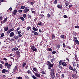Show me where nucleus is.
Instances as JSON below:
<instances>
[{
  "label": "nucleus",
  "mask_w": 79,
  "mask_h": 79,
  "mask_svg": "<svg viewBox=\"0 0 79 79\" xmlns=\"http://www.w3.org/2000/svg\"><path fill=\"white\" fill-rule=\"evenodd\" d=\"M74 42H75L76 44H77L78 45H79V42L78 40H77V38L76 37H74L73 39Z\"/></svg>",
  "instance_id": "obj_1"
},
{
  "label": "nucleus",
  "mask_w": 79,
  "mask_h": 79,
  "mask_svg": "<svg viewBox=\"0 0 79 79\" xmlns=\"http://www.w3.org/2000/svg\"><path fill=\"white\" fill-rule=\"evenodd\" d=\"M51 78H54L55 77V73H50Z\"/></svg>",
  "instance_id": "obj_2"
},
{
  "label": "nucleus",
  "mask_w": 79,
  "mask_h": 79,
  "mask_svg": "<svg viewBox=\"0 0 79 79\" xmlns=\"http://www.w3.org/2000/svg\"><path fill=\"white\" fill-rule=\"evenodd\" d=\"M29 11V9H24L23 12L24 13H26L27 12H28Z\"/></svg>",
  "instance_id": "obj_3"
},
{
  "label": "nucleus",
  "mask_w": 79,
  "mask_h": 79,
  "mask_svg": "<svg viewBox=\"0 0 79 79\" xmlns=\"http://www.w3.org/2000/svg\"><path fill=\"white\" fill-rule=\"evenodd\" d=\"M14 31V28L10 29L8 30V31L7 32V34H10V32H12V31Z\"/></svg>",
  "instance_id": "obj_4"
},
{
  "label": "nucleus",
  "mask_w": 79,
  "mask_h": 79,
  "mask_svg": "<svg viewBox=\"0 0 79 79\" xmlns=\"http://www.w3.org/2000/svg\"><path fill=\"white\" fill-rule=\"evenodd\" d=\"M50 73H55V72H54V68L53 67L51 68L50 71Z\"/></svg>",
  "instance_id": "obj_5"
},
{
  "label": "nucleus",
  "mask_w": 79,
  "mask_h": 79,
  "mask_svg": "<svg viewBox=\"0 0 79 79\" xmlns=\"http://www.w3.org/2000/svg\"><path fill=\"white\" fill-rule=\"evenodd\" d=\"M32 33H34L35 35H38L39 33L37 32H35L34 31H32Z\"/></svg>",
  "instance_id": "obj_6"
},
{
  "label": "nucleus",
  "mask_w": 79,
  "mask_h": 79,
  "mask_svg": "<svg viewBox=\"0 0 79 79\" xmlns=\"http://www.w3.org/2000/svg\"><path fill=\"white\" fill-rule=\"evenodd\" d=\"M8 72V70H6L4 69L2 70V73H6Z\"/></svg>",
  "instance_id": "obj_7"
},
{
  "label": "nucleus",
  "mask_w": 79,
  "mask_h": 79,
  "mask_svg": "<svg viewBox=\"0 0 79 79\" xmlns=\"http://www.w3.org/2000/svg\"><path fill=\"white\" fill-rule=\"evenodd\" d=\"M69 68L70 70H71V71H73V70H74V68L71 67V65L69 66Z\"/></svg>",
  "instance_id": "obj_8"
},
{
  "label": "nucleus",
  "mask_w": 79,
  "mask_h": 79,
  "mask_svg": "<svg viewBox=\"0 0 79 79\" xmlns=\"http://www.w3.org/2000/svg\"><path fill=\"white\" fill-rule=\"evenodd\" d=\"M15 34V33L13 32H12L10 34V37H13L14 36V35Z\"/></svg>",
  "instance_id": "obj_9"
},
{
  "label": "nucleus",
  "mask_w": 79,
  "mask_h": 79,
  "mask_svg": "<svg viewBox=\"0 0 79 79\" xmlns=\"http://www.w3.org/2000/svg\"><path fill=\"white\" fill-rule=\"evenodd\" d=\"M16 13H17V10H16V9L14 10L13 11V13L14 15H16Z\"/></svg>",
  "instance_id": "obj_10"
},
{
  "label": "nucleus",
  "mask_w": 79,
  "mask_h": 79,
  "mask_svg": "<svg viewBox=\"0 0 79 79\" xmlns=\"http://www.w3.org/2000/svg\"><path fill=\"white\" fill-rule=\"evenodd\" d=\"M18 50V48L17 47H15L12 49L13 51L14 52L16 51V50Z\"/></svg>",
  "instance_id": "obj_11"
},
{
  "label": "nucleus",
  "mask_w": 79,
  "mask_h": 79,
  "mask_svg": "<svg viewBox=\"0 0 79 79\" xmlns=\"http://www.w3.org/2000/svg\"><path fill=\"white\" fill-rule=\"evenodd\" d=\"M62 64L64 66H67V64L65 62H63Z\"/></svg>",
  "instance_id": "obj_12"
},
{
  "label": "nucleus",
  "mask_w": 79,
  "mask_h": 79,
  "mask_svg": "<svg viewBox=\"0 0 79 79\" xmlns=\"http://www.w3.org/2000/svg\"><path fill=\"white\" fill-rule=\"evenodd\" d=\"M33 69L34 71H36V73H38V71H37V68L36 67L33 68Z\"/></svg>",
  "instance_id": "obj_13"
},
{
  "label": "nucleus",
  "mask_w": 79,
  "mask_h": 79,
  "mask_svg": "<svg viewBox=\"0 0 79 79\" xmlns=\"http://www.w3.org/2000/svg\"><path fill=\"white\" fill-rule=\"evenodd\" d=\"M35 75L36 76H37V77H40V75L39 74V73H34Z\"/></svg>",
  "instance_id": "obj_14"
},
{
  "label": "nucleus",
  "mask_w": 79,
  "mask_h": 79,
  "mask_svg": "<svg viewBox=\"0 0 79 79\" xmlns=\"http://www.w3.org/2000/svg\"><path fill=\"white\" fill-rule=\"evenodd\" d=\"M17 69H18V67L17 66L15 67L13 69V72H15V71H16V70H17Z\"/></svg>",
  "instance_id": "obj_15"
},
{
  "label": "nucleus",
  "mask_w": 79,
  "mask_h": 79,
  "mask_svg": "<svg viewBox=\"0 0 79 79\" xmlns=\"http://www.w3.org/2000/svg\"><path fill=\"white\" fill-rule=\"evenodd\" d=\"M27 64H26V63H24L23 62V64H22V67H25V66H26V65Z\"/></svg>",
  "instance_id": "obj_16"
},
{
  "label": "nucleus",
  "mask_w": 79,
  "mask_h": 79,
  "mask_svg": "<svg viewBox=\"0 0 79 79\" xmlns=\"http://www.w3.org/2000/svg\"><path fill=\"white\" fill-rule=\"evenodd\" d=\"M32 29L33 30V31H38V29L36 28L35 27H33L32 28Z\"/></svg>",
  "instance_id": "obj_17"
},
{
  "label": "nucleus",
  "mask_w": 79,
  "mask_h": 79,
  "mask_svg": "<svg viewBox=\"0 0 79 79\" xmlns=\"http://www.w3.org/2000/svg\"><path fill=\"white\" fill-rule=\"evenodd\" d=\"M72 77H73V78H74V79H76V75L75 74H72Z\"/></svg>",
  "instance_id": "obj_18"
},
{
  "label": "nucleus",
  "mask_w": 79,
  "mask_h": 79,
  "mask_svg": "<svg viewBox=\"0 0 79 79\" xmlns=\"http://www.w3.org/2000/svg\"><path fill=\"white\" fill-rule=\"evenodd\" d=\"M57 7L58 8L60 9L61 8H62V5H57Z\"/></svg>",
  "instance_id": "obj_19"
},
{
  "label": "nucleus",
  "mask_w": 79,
  "mask_h": 79,
  "mask_svg": "<svg viewBox=\"0 0 79 79\" xmlns=\"http://www.w3.org/2000/svg\"><path fill=\"white\" fill-rule=\"evenodd\" d=\"M27 73H28V74H32V73L31 72V71L29 70L27 71Z\"/></svg>",
  "instance_id": "obj_20"
},
{
  "label": "nucleus",
  "mask_w": 79,
  "mask_h": 79,
  "mask_svg": "<svg viewBox=\"0 0 79 79\" xmlns=\"http://www.w3.org/2000/svg\"><path fill=\"white\" fill-rule=\"evenodd\" d=\"M72 63L73 66H74V67L76 66V63H75L74 62H72Z\"/></svg>",
  "instance_id": "obj_21"
},
{
  "label": "nucleus",
  "mask_w": 79,
  "mask_h": 79,
  "mask_svg": "<svg viewBox=\"0 0 79 79\" xmlns=\"http://www.w3.org/2000/svg\"><path fill=\"white\" fill-rule=\"evenodd\" d=\"M11 65L10 64H8V65L7 66V67L8 69H10L11 68Z\"/></svg>",
  "instance_id": "obj_22"
},
{
  "label": "nucleus",
  "mask_w": 79,
  "mask_h": 79,
  "mask_svg": "<svg viewBox=\"0 0 79 79\" xmlns=\"http://www.w3.org/2000/svg\"><path fill=\"white\" fill-rule=\"evenodd\" d=\"M74 73H75L76 74L77 73V70H76V68H74L73 69V70Z\"/></svg>",
  "instance_id": "obj_23"
},
{
  "label": "nucleus",
  "mask_w": 79,
  "mask_h": 79,
  "mask_svg": "<svg viewBox=\"0 0 79 79\" xmlns=\"http://www.w3.org/2000/svg\"><path fill=\"white\" fill-rule=\"evenodd\" d=\"M47 63L48 64H47V66H49L51 64V62L49 61H47Z\"/></svg>",
  "instance_id": "obj_24"
},
{
  "label": "nucleus",
  "mask_w": 79,
  "mask_h": 79,
  "mask_svg": "<svg viewBox=\"0 0 79 79\" xmlns=\"http://www.w3.org/2000/svg\"><path fill=\"white\" fill-rule=\"evenodd\" d=\"M8 27H4V31H8Z\"/></svg>",
  "instance_id": "obj_25"
},
{
  "label": "nucleus",
  "mask_w": 79,
  "mask_h": 79,
  "mask_svg": "<svg viewBox=\"0 0 79 79\" xmlns=\"http://www.w3.org/2000/svg\"><path fill=\"white\" fill-rule=\"evenodd\" d=\"M32 50L33 52H37V49L36 48L33 49Z\"/></svg>",
  "instance_id": "obj_26"
},
{
  "label": "nucleus",
  "mask_w": 79,
  "mask_h": 79,
  "mask_svg": "<svg viewBox=\"0 0 79 79\" xmlns=\"http://www.w3.org/2000/svg\"><path fill=\"white\" fill-rule=\"evenodd\" d=\"M31 51H32V50L34 49V48H35V46H34V45H33L31 46Z\"/></svg>",
  "instance_id": "obj_27"
},
{
  "label": "nucleus",
  "mask_w": 79,
  "mask_h": 79,
  "mask_svg": "<svg viewBox=\"0 0 79 79\" xmlns=\"http://www.w3.org/2000/svg\"><path fill=\"white\" fill-rule=\"evenodd\" d=\"M17 12L18 13H22L23 12V10L21 9L19 10H18Z\"/></svg>",
  "instance_id": "obj_28"
},
{
  "label": "nucleus",
  "mask_w": 79,
  "mask_h": 79,
  "mask_svg": "<svg viewBox=\"0 0 79 79\" xmlns=\"http://www.w3.org/2000/svg\"><path fill=\"white\" fill-rule=\"evenodd\" d=\"M20 19H21V20H22V21H24V20H25V19L23 17H20Z\"/></svg>",
  "instance_id": "obj_29"
},
{
  "label": "nucleus",
  "mask_w": 79,
  "mask_h": 79,
  "mask_svg": "<svg viewBox=\"0 0 79 79\" xmlns=\"http://www.w3.org/2000/svg\"><path fill=\"white\" fill-rule=\"evenodd\" d=\"M52 39H55V36L54 34H52Z\"/></svg>",
  "instance_id": "obj_30"
},
{
  "label": "nucleus",
  "mask_w": 79,
  "mask_h": 79,
  "mask_svg": "<svg viewBox=\"0 0 79 79\" xmlns=\"http://www.w3.org/2000/svg\"><path fill=\"white\" fill-rule=\"evenodd\" d=\"M31 27H30L28 26L27 27V31H29V29H31Z\"/></svg>",
  "instance_id": "obj_31"
},
{
  "label": "nucleus",
  "mask_w": 79,
  "mask_h": 79,
  "mask_svg": "<svg viewBox=\"0 0 79 79\" xmlns=\"http://www.w3.org/2000/svg\"><path fill=\"white\" fill-rule=\"evenodd\" d=\"M47 18H50V14L48 13L47 15Z\"/></svg>",
  "instance_id": "obj_32"
},
{
  "label": "nucleus",
  "mask_w": 79,
  "mask_h": 79,
  "mask_svg": "<svg viewBox=\"0 0 79 79\" xmlns=\"http://www.w3.org/2000/svg\"><path fill=\"white\" fill-rule=\"evenodd\" d=\"M50 61L52 63H53V61H54V60H55V58H53V59H50Z\"/></svg>",
  "instance_id": "obj_33"
},
{
  "label": "nucleus",
  "mask_w": 79,
  "mask_h": 79,
  "mask_svg": "<svg viewBox=\"0 0 79 79\" xmlns=\"http://www.w3.org/2000/svg\"><path fill=\"white\" fill-rule=\"evenodd\" d=\"M52 49L51 48H48V51H50V52H52Z\"/></svg>",
  "instance_id": "obj_34"
},
{
  "label": "nucleus",
  "mask_w": 79,
  "mask_h": 79,
  "mask_svg": "<svg viewBox=\"0 0 79 79\" xmlns=\"http://www.w3.org/2000/svg\"><path fill=\"white\" fill-rule=\"evenodd\" d=\"M16 53L17 55H19L20 54V52L19 51H17Z\"/></svg>",
  "instance_id": "obj_35"
},
{
  "label": "nucleus",
  "mask_w": 79,
  "mask_h": 79,
  "mask_svg": "<svg viewBox=\"0 0 79 79\" xmlns=\"http://www.w3.org/2000/svg\"><path fill=\"white\" fill-rule=\"evenodd\" d=\"M63 63V61L62 60H60L59 61V64L60 65H61Z\"/></svg>",
  "instance_id": "obj_36"
},
{
  "label": "nucleus",
  "mask_w": 79,
  "mask_h": 79,
  "mask_svg": "<svg viewBox=\"0 0 79 79\" xmlns=\"http://www.w3.org/2000/svg\"><path fill=\"white\" fill-rule=\"evenodd\" d=\"M53 66H54V65L53 64H51L49 65V66L51 67V68H52V67H53Z\"/></svg>",
  "instance_id": "obj_37"
},
{
  "label": "nucleus",
  "mask_w": 79,
  "mask_h": 79,
  "mask_svg": "<svg viewBox=\"0 0 79 79\" xmlns=\"http://www.w3.org/2000/svg\"><path fill=\"white\" fill-rule=\"evenodd\" d=\"M32 78H33V79H37V77H35V76L34 75H33L32 76Z\"/></svg>",
  "instance_id": "obj_38"
},
{
  "label": "nucleus",
  "mask_w": 79,
  "mask_h": 79,
  "mask_svg": "<svg viewBox=\"0 0 79 79\" xmlns=\"http://www.w3.org/2000/svg\"><path fill=\"white\" fill-rule=\"evenodd\" d=\"M25 8V6H21V9H22V10H23V9H24Z\"/></svg>",
  "instance_id": "obj_39"
},
{
  "label": "nucleus",
  "mask_w": 79,
  "mask_h": 79,
  "mask_svg": "<svg viewBox=\"0 0 79 79\" xmlns=\"http://www.w3.org/2000/svg\"><path fill=\"white\" fill-rule=\"evenodd\" d=\"M16 30V31L17 32H18V31H19V30L20 29V27H18L17 29H15Z\"/></svg>",
  "instance_id": "obj_40"
},
{
  "label": "nucleus",
  "mask_w": 79,
  "mask_h": 79,
  "mask_svg": "<svg viewBox=\"0 0 79 79\" xmlns=\"http://www.w3.org/2000/svg\"><path fill=\"white\" fill-rule=\"evenodd\" d=\"M64 2V3H65V5L66 6H68V5H69V3H67V2L66 3V2Z\"/></svg>",
  "instance_id": "obj_41"
},
{
  "label": "nucleus",
  "mask_w": 79,
  "mask_h": 79,
  "mask_svg": "<svg viewBox=\"0 0 79 79\" xmlns=\"http://www.w3.org/2000/svg\"><path fill=\"white\" fill-rule=\"evenodd\" d=\"M4 36V33H2L1 34V37H3Z\"/></svg>",
  "instance_id": "obj_42"
},
{
  "label": "nucleus",
  "mask_w": 79,
  "mask_h": 79,
  "mask_svg": "<svg viewBox=\"0 0 79 79\" xmlns=\"http://www.w3.org/2000/svg\"><path fill=\"white\" fill-rule=\"evenodd\" d=\"M26 14H24L23 15V18H26Z\"/></svg>",
  "instance_id": "obj_43"
},
{
  "label": "nucleus",
  "mask_w": 79,
  "mask_h": 79,
  "mask_svg": "<svg viewBox=\"0 0 79 79\" xmlns=\"http://www.w3.org/2000/svg\"><path fill=\"white\" fill-rule=\"evenodd\" d=\"M57 2H58V1H57V0H55L54 2H53V3L54 4H56V3H57Z\"/></svg>",
  "instance_id": "obj_44"
},
{
  "label": "nucleus",
  "mask_w": 79,
  "mask_h": 79,
  "mask_svg": "<svg viewBox=\"0 0 79 79\" xmlns=\"http://www.w3.org/2000/svg\"><path fill=\"white\" fill-rule=\"evenodd\" d=\"M8 64V63L6 62V63L5 64V66L6 67V66H7Z\"/></svg>",
  "instance_id": "obj_45"
},
{
  "label": "nucleus",
  "mask_w": 79,
  "mask_h": 79,
  "mask_svg": "<svg viewBox=\"0 0 79 79\" xmlns=\"http://www.w3.org/2000/svg\"><path fill=\"white\" fill-rule=\"evenodd\" d=\"M13 38H14V39H15L17 40V39H18V37L14 36L13 37Z\"/></svg>",
  "instance_id": "obj_46"
},
{
  "label": "nucleus",
  "mask_w": 79,
  "mask_h": 79,
  "mask_svg": "<svg viewBox=\"0 0 79 79\" xmlns=\"http://www.w3.org/2000/svg\"><path fill=\"white\" fill-rule=\"evenodd\" d=\"M42 22H40L38 23V25H39V26H42Z\"/></svg>",
  "instance_id": "obj_47"
},
{
  "label": "nucleus",
  "mask_w": 79,
  "mask_h": 79,
  "mask_svg": "<svg viewBox=\"0 0 79 79\" xmlns=\"http://www.w3.org/2000/svg\"><path fill=\"white\" fill-rule=\"evenodd\" d=\"M75 28H76V29H79V26L78 25L76 26L75 27Z\"/></svg>",
  "instance_id": "obj_48"
},
{
  "label": "nucleus",
  "mask_w": 79,
  "mask_h": 79,
  "mask_svg": "<svg viewBox=\"0 0 79 79\" xmlns=\"http://www.w3.org/2000/svg\"><path fill=\"white\" fill-rule=\"evenodd\" d=\"M21 33V31L19 30L18 32V34H20Z\"/></svg>",
  "instance_id": "obj_49"
},
{
  "label": "nucleus",
  "mask_w": 79,
  "mask_h": 79,
  "mask_svg": "<svg viewBox=\"0 0 79 79\" xmlns=\"http://www.w3.org/2000/svg\"><path fill=\"white\" fill-rule=\"evenodd\" d=\"M19 37H22V35L21 34H19L18 35Z\"/></svg>",
  "instance_id": "obj_50"
},
{
  "label": "nucleus",
  "mask_w": 79,
  "mask_h": 79,
  "mask_svg": "<svg viewBox=\"0 0 79 79\" xmlns=\"http://www.w3.org/2000/svg\"><path fill=\"white\" fill-rule=\"evenodd\" d=\"M63 47H66V44L64 43H63Z\"/></svg>",
  "instance_id": "obj_51"
},
{
  "label": "nucleus",
  "mask_w": 79,
  "mask_h": 79,
  "mask_svg": "<svg viewBox=\"0 0 79 79\" xmlns=\"http://www.w3.org/2000/svg\"><path fill=\"white\" fill-rule=\"evenodd\" d=\"M73 35H75V36H76V34H77V33L76 32H73Z\"/></svg>",
  "instance_id": "obj_52"
},
{
  "label": "nucleus",
  "mask_w": 79,
  "mask_h": 79,
  "mask_svg": "<svg viewBox=\"0 0 79 79\" xmlns=\"http://www.w3.org/2000/svg\"><path fill=\"white\" fill-rule=\"evenodd\" d=\"M60 37L61 38H62V39H64V36L63 35H61Z\"/></svg>",
  "instance_id": "obj_53"
},
{
  "label": "nucleus",
  "mask_w": 79,
  "mask_h": 79,
  "mask_svg": "<svg viewBox=\"0 0 79 79\" xmlns=\"http://www.w3.org/2000/svg\"><path fill=\"white\" fill-rule=\"evenodd\" d=\"M52 53V54H55L56 53V51H53Z\"/></svg>",
  "instance_id": "obj_54"
},
{
  "label": "nucleus",
  "mask_w": 79,
  "mask_h": 79,
  "mask_svg": "<svg viewBox=\"0 0 79 79\" xmlns=\"http://www.w3.org/2000/svg\"><path fill=\"white\" fill-rule=\"evenodd\" d=\"M0 68L1 69H2V68H3V65L2 64H0Z\"/></svg>",
  "instance_id": "obj_55"
},
{
  "label": "nucleus",
  "mask_w": 79,
  "mask_h": 79,
  "mask_svg": "<svg viewBox=\"0 0 79 79\" xmlns=\"http://www.w3.org/2000/svg\"><path fill=\"white\" fill-rule=\"evenodd\" d=\"M40 15L41 17H44V14H40Z\"/></svg>",
  "instance_id": "obj_56"
},
{
  "label": "nucleus",
  "mask_w": 79,
  "mask_h": 79,
  "mask_svg": "<svg viewBox=\"0 0 79 79\" xmlns=\"http://www.w3.org/2000/svg\"><path fill=\"white\" fill-rule=\"evenodd\" d=\"M62 77L63 78L64 77V74H62Z\"/></svg>",
  "instance_id": "obj_57"
},
{
  "label": "nucleus",
  "mask_w": 79,
  "mask_h": 79,
  "mask_svg": "<svg viewBox=\"0 0 79 79\" xmlns=\"http://www.w3.org/2000/svg\"><path fill=\"white\" fill-rule=\"evenodd\" d=\"M25 77L27 79H29V77L27 76H25Z\"/></svg>",
  "instance_id": "obj_58"
},
{
  "label": "nucleus",
  "mask_w": 79,
  "mask_h": 79,
  "mask_svg": "<svg viewBox=\"0 0 79 79\" xmlns=\"http://www.w3.org/2000/svg\"><path fill=\"white\" fill-rule=\"evenodd\" d=\"M17 79H23V78L22 77H17L16 78Z\"/></svg>",
  "instance_id": "obj_59"
},
{
  "label": "nucleus",
  "mask_w": 79,
  "mask_h": 79,
  "mask_svg": "<svg viewBox=\"0 0 79 79\" xmlns=\"http://www.w3.org/2000/svg\"><path fill=\"white\" fill-rule=\"evenodd\" d=\"M66 60L68 61V62H69V59H68V57H67L66 58Z\"/></svg>",
  "instance_id": "obj_60"
},
{
  "label": "nucleus",
  "mask_w": 79,
  "mask_h": 79,
  "mask_svg": "<svg viewBox=\"0 0 79 79\" xmlns=\"http://www.w3.org/2000/svg\"><path fill=\"white\" fill-rule=\"evenodd\" d=\"M34 2H30V4H31V5H34Z\"/></svg>",
  "instance_id": "obj_61"
},
{
  "label": "nucleus",
  "mask_w": 79,
  "mask_h": 79,
  "mask_svg": "<svg viewBox=\"0 0 79 79\" xmlns=\"http://www.w3.org/2000/svg\"><path fill=\"white\" fill-rule=\"evenodd\" d=\"M3 60L4 61H7V60H8V59H6V58H4Z\"/></svg>",
  "instance_id": "obj_62"
},
{
  "label": "nucleus",
  "mask_w": 79,
  "mask_h": 79,
  "mask_svg": "<svg viewBox=\"0 0 79 79\" xmlns=\"http://www.w3.org/2000/svg\"><path fill=\"white\" fill-rule=\"evenodd\" d=\"M30 10H31V11H32L33 10H34V8H31Z\"/></svg>",
  "instance_id": "obj_63"
},
{
  "label": "nucleus",
  "mask_w": 79,
  "mask_h": 79,
  "mask_svg": "<svg viewBox=\"0 0 79 79\" xmlns=\"http://www.w3.org/2000/svg\"><path fill=\"white\" fill-rule=\"evenodd\" d=\"M63 17L64 18H66L67 17V16L64 15Z\"/></svg>",
  "instance_id": "obj_64"
}]
</instances>
